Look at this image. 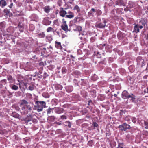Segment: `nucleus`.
I'll list each match as a JSON object with an SVG mask.
<instances>
[{
    "instance_id": "obj_15",
    "label": "nucleus",
    "mask_w": 148,
    "mask_h": 148,
    "mask_svg": "<svg viewBox=\"0 0 148 148\" xmlns=\"http://www.w3.org/2000/svg\"><path fill=\"white\" fill-rule=\"evenodd\" d=\"M73 10L75 11H76L77 12H79L80 11V8L77 5H75L73 8Z\"/></svg>"
},
{
    "instance_id": "obj_19",
    "label": "nucleus",
    "mask_w": 148,
    "mask_h": 148,
    "mask_svg": "<svg viewBox=\"0 0 148 148\" xmlns=\"http://www.w3.org/2000/svg\"><path fill=\"white\" fill-rule=\"evenodd\" d=\"M11 88L14 90H16L18 89V87L16 85H14L11 87Z\"/></svg>"
},
{
    "instance_id": "obj_31",
    "label": "nucleus",
    "mask_w": 148,
    "mask_h": 148,
    "mask_svg": "<svg viewBox=\"0 0 148 148\" xmlns=\"http://www.w3.org/2000/svg\"><path fill=\"white\" fill-rule=\"evenodd\" d=\"M39 108V107H38V105L37 104V105H35L34 106V110H37Z\"/></svg>"
},
{
    "instance_id": "obj_41",
    "label": "nucleus",
    "mask_w": 148,
    "mask_h": 148,
    "mask_svg": "<svg viewBox=\"0 0 148 148\" xmlns=\"http://www.w3.org/2000/svg\"><path fill=\"white\" fill-rule=\"evenodd\" d=\"M114 96L115 97H116L117 96V95L116 94H114Z\"/></svg>"
},
{
    "instance_id": "obj_43",
    "label": "nucleus",
    "mask_w": 148,
    "mask_h": 148,
    "mask_svg": "<svg viewBox=\"0 0 148 148\" xmlns=\"http://www.w3.org/2000/svg\"><path fill=\"white\" fill-rule=\"evenodd\" d=\"M18 84H19V87H20V88H21V84H20V83H19Z\"/></svg>"
},
{
    "instance_id": "obj_17",
    "label": "nucleus",
    "mask_w": 148,
    "mask_h": 148,
    "mask_svg": "<svg viewBox=\"0 0 148 148\" xmlns=\"http://www.w3.org/2000/svg\"><path fill=\"white\" fill-rule=\"evenodd\" d=\"M70 13H71V14H70L69 15H66V17L67 18H71L74 17L73 14L72 12H70Z\"/></svg>"
},
{
    "instance_id": "obj_18",
    "label": "nucleus",
    "mask_w": 148,
    "mask_h": 148,
    "mask_svg": "<svg viewBox=\"0 0 148 148\" xmlns=\"http://www.w3.org/2000/svg\"><path fill=\"white\" fill-rule=\"evenodd\" d=\"M131 119V116H127L125 118V121L128 122H130Z\"/></svg>"
},
{
    "instance_id": "obj_13",
    "label": "nucleus",
    "mask_w": 148,
    "mask_h": 148,
    "mask_svg": "<svg viewBox=\"0 0 148 148\" xmlns=\"http://www.w3.org/2000/svg\"><path fill=\"white\" fill-rule=\"evenodd\" d=\"M12 116L15 118H19L20 116L19 115L15 112H13L12 114Z\"/></svg>"
},
{
    "instance_id": "obj_9",
    "label": "nucleus",
    "mask_w": 148,
    "mask_h": 148,
    "mask_svg": "<svg viewBox=\"0 0 148 148\" xmlns=\"http://www.w3.org/2000/svg\"><path fill=\"white\" fill-rule=\"evenodd\" d=\"M6 5V2L5 0H1L0 1V6L3 7Z\"/></svg>"
},
{
    "instance_id": "obj_4",
    "label": "nucleus",
    "mask_w": 148,
    "mask_h": 148,
    "mask_svg": "<svg viewBox=\"0 0 148 148\" xmlns=\"http://www.w3.org/2000/svg\"><path fill=\"white\" fill-rule=\"evenodd\" d=\"M61 27L62 29L66 32L68 31V26L66 23V21L63 22V24L61 25Z\"/></svg>"
},
{
    "instance_id": "obj_10",
    "label": "nucleus",
    "mask_w": 148,
    "mask_h": 148,
    "mask_svg": "<svg viewBox=\"0 0 148 148\" xmlns=\"http://www.w3.org/2000/svg\"><path fill=\"white\" fill-rule=\"evenodd\" d=\"M66 89L67 92H71L73 90V88L71 86H66Z\"/></svg>"
},
{
    "instance_id": "obj_5",
    "label": "nucleus",
    "mask_w": 148,
    "mask_h": 148,
    "mask_svg": "<svg viewBox=\"0 0 148 148\" xmlns=\"http://www.w3.org/2000/svg\"><path fill=\"white\" fill-rule=\"evenodd\" d=\"M43 9L45 12L49 13L51 10H52V8L49 6H46L43 8Z\"/></svg>"
},
{
    "instance_id": "obj_11",
    "label": "nucleus",
    "mask_w": 148,
    "mask_h": 148,
    "mask_svg": "<svg viewBox=\"0 0 148 148\" xmlns=\"http://www.w3.org/2000/svg\"><path fill=\"white\" fill-rule=\"evenodd\" d=\"M67 14L66 12L64 10H62L60 11V14L62 17H64Z\"/></svg>"
},
{
    "instance_id": "obj_27",
    "label": "nucleus",
    "mask_w": 148,
    "mask_h": 148,
    "mask_svg": "<svg viewBox=\"0 0 148 148\" xmlns=\"http://www.w3.org/2000/svg\"><path fill=\"white\" fill-rule=\"evenodd\" d=\"M92 126L95 127L94 129H95V127H97L98 126V124L95 122H94L92 124Z\"/></svg>"
},
{
    "instance_id": "obj_48",
    "label": "nucleus",
    "mask_w": 148,
    "mask_h": 148,
    "mask_svg": "<svg viewBox=\"0 0 148 148\" xmlns=\"http://www.w3.org/2000/svg\"><path fill=\"white\" fill-rule=\"evenodd\" d=\"M58 123V125H60V123Z\"/></svg>"
},
{
    "instance_id": "obj_37",
    "label": "nucleus",
    "mask_w": 148,
    "mask_h": 148,
    "mask_svg": "<svg viewBox=\"0 0 148 148\" xmlns=\"http://www.w3.org/2000/svg\"><path fill=\"white\" fill-rule=\"evenodd\" d=\"M13 5V3H11L10 5L9 6V7L10 8H11L12 7Z\"/></svg>"
},
{
    "instance_id": "obj_35",
    "label": "nucleus",
    "mask_w": 148,
    "mask_h": 148,
    "mask_svg": "<svg viewBox=\"0 0 148 148\" xmlns=\"http://www.w3.org/2000/svg\"><path fill=\"white\" fill-rule=\"evenodd\" d=\"M32 120V119L30 118L29 119H28L27 118H26V121L27 122H29L31 121Z\"/></svg>"
},
{
    "instance_id": "obj_24",
    "label": "nucleus",
    "mask_w": 148,
    "mask_h": 148,
    "mask_svg": "<svg viewBox=\"0 0 148 148\" xmlns=\"http://www.w3.org/2000/svg\"><path fill=\"white\" fill-rule=\"evenodd\" d=\"M101 13V11L99 10H97L96 11V13L97 15H100Z\"/></svg>"
},
{
    "instance_id": "obj_25",
    "label": "nucleus",
    "mask_w": 148,
    "mask_h": 148,
    "mask_svg": "<svg viewBox=\"0 0 148 148\" xmlns=\"http://www.w3.org/2000/svg\"><path fill=\"white\" fill-rule=\"evenodd\" d=\"M34 86L33 85L29 86V89L30 90H34Z\"/></svg>"
},
{
    "instance_id": "obj_40",
    "label": "nucleus",
    "mask_w": 148,
    "mask_h": 148,
    "mask_svg": "<svg viewBox=\"0 0 148 148\" xmlns=\"http://www.w3.org/2000/svg\"><path fill=\"white\" fill-rule=\"evenodd\" d=\"M139 27L140 29H141L143 28V26H142L141 25L139 26Z\"/></svg>"
},
{
    "instance_id": "obj_2",
    "label": "nucleus",
    "mask_w": 148,
    "mask_h": 148,
    "mask_svg": "<svg viewBox=\"0 0 148 148\" xmlns=\"http://www.w3.org/2000/svg\"><path fill=\"white\" fill-rule=\"evenodd\" d=\"M20 106L22 107V109L23 110H25L28 109L29 111L32 110V108L30 105L25 100H22L20 104Z\"/></svg>"
},
{
    "instance_id": "obj_34",
    "label": "nucleus",
    "mask_w": 148,
    "mask_h": 148,
    "mask_svg": "<svg viewBox=\"0 0 148 148\" xmlns=\"http://www.w3.org/2000/svg\"><path fill=\"white\" fill-rule=\"evenodd\" d=\"M66 70V69L64 67H63L62 69V72L63 73H64V72L65 73Z\"/></svg>"
},
{
    "instance_id": "obj_22",
    "label": "nucleus",
    "mask_w": 148,
    "mask_h": 148,
    "mask_svg": "<svg viewBox=\"0 0 148 148\" xmlns=\"http://www.w3.org/2000/svg\"><path fill=\"white\" fill-rule=\"evenodd\" d=\"M38 35L40 38H43L45 37V34L43 32H42L41 33L39 34Z\"/></svg>"
},
{
    "instance_id": "obj_36",
    "label": "nucleus",
    "mask_w": 148,
    "mask_h": 148,
    "mask_svg": "<svg viewBox=\"0 0 148 148\" xmlns=\"http://www.w3.org/2000/svg\"><path fill=\"white\" fill-rule=\"evenodd\" d=\"M123 126V125H120L119 126V128L120 130L124 131V130H123V129H124V128H123V127H120L121 126Z\"/></svg>"
},
{
    "instance_id": "obj_20",
    "label": "nucleus",
    "mask_w": 148,
    "mask_h": 148,
    "mask_svg": "<svg viewBox=\"0 0 148 148\" xmlns=\"http://www.w3.org/2000/svg\"><path fill=\"white\" fill-rule=\"evenodd\" d=\"M76 30L79 31H81L82 30V27L80 26H76Z\"/></svg>"
},
{
    "instance_id": "obj_6",
    "label": "nucleus",
    "mask_w": 148,
    "mask_h": 148,
    "mask_svg": "<svg viewBox=\"0 0 148 148\" xmlns=\"http://www.w3.org/2000/svg\"><path fill=\"white\" fill-rule=\"evenodd\" d=\"M43 23L45 25H50L51 23V21H49L48 18H45L43 21Z\"/></svg>"
},
{
    "instance_id": "obj_50",
    "label": "nucleus",
    "mask_w": 148,
    "mask_h": 148,
    "mask_svg": "<svg viewBox=\"0 0 148 148\" xmlns=\"http://www.w3.org/2000/svg\"><path fill=\"white\" fill-rule=\"evenodd\" d=\"M117 93H119V92H117Z\"/></svg>"
},
{
    "instance_id": "obj_3",
    "label": "nucleus",
    "mask_w": 148,
    "mask_h": 148,
    "mask_svg": "<svg viewBox=\"0 0 148 148\" xmlns=\"http://www.w3.org/2000/svg\"><path fill=\"white\" fill-rule=\"evenodd\" d=\"M36 103L38 105L39 108L37 109L38 112L42 111L43 108L46 107V103L44 101H36Z\"/></svg>"
},
{
    "instance_id": "obj_16",
    "label": "nucleus",
    "mask_w": 148,
    "mask_h": 148,
    "mask_svg": "<svg viewBox=\"0 0 148 148\" xmlns=\"http://www.w3.org/2000/svg\"><path fill=\"white\" fill-rule=\"evenodd\" d=\"M134 32L137 33L139 32V28L137 25H135L134 28Z\"/></svg>"
},
{
    "instance_id": "obj_26",
    "label": "nucleus",
    "mask_w": 148,
    "mask_h": 148,
    "mask_svg": "<svg viewBox=\"0 0 148 148\" xmlns=\"http://www.w3.org/2000/svg\"><path fill=\"white\" fill-rule=\"evenodd\" d=\"M53 109L52 108H49L48 109H47V114H50L53 110Z\"/></svg>"
},
{
    "instance_id": "obj_1",
    "label": "nucleus",
    "mask_w": 148,
    "mask_h": 148,
    "mask_svg": "<svg viewBox=\"0 0 148 148\" xmlns=\"http://www.w3.org/2000/svg\"><path fill=\"white\" fill-rule=\"evenodd\" d=\"M122 97L124 99L131 98V100L133 101L135 99V96L132 94H129L127 91H123L122 94Z\"/></svg>"
},
{
    "instance_id": "obj_42",
    "label": "nucleus",
    "mask_w": 148,
    "mask_h": 148,
    "mask_svg": "<svg viewBox=\"0 0 148 148\" xmlns=\"http://www.w3.org/2000/svg\"><path fill=\"white\" fill-rule=\"evenodd\" d=\"M49 48H50L51 49H52V47L51 46H49Z\"/></svg>"
},
{
    "instance_id": "obj_51",
    "label": "nucleus",
    "mask_w": 148,
    "mask_h": 148,
    "mask_svg": "<svg viewBox=\"0 0 148 148\" xmlns=\"http://www.w3.org/2000/svg\"><path fill=\"white\" fill-rule=\"evenodd\" d=\"M80 38L81 39L82 37H80Z\"/></svg>"
},
{
    "instance_id": "obj_38",
    "label": "nucleus",
    "mask_w": 148,
    "mask_h": 148,
    "mask_svg": "<svg viewBox=\"0 0 148 148\" xmlns=\"http://www.w3.org/2000/svg\"><path fill=\"white\" fill-rule=\"evenodd\" d=\"M103 22L104 23V24H106V21L105 20H103Z\"/></svg>"
},
{
    "instance_id": "obj_30",
    "label": "nucleus",
    "mask_w": 148,
    "mask_h": 148,
    "mask_svg": "<svg viewBox=\"0 0 148 148\" xmlns=\"http://www.w3.org/2000/svg\"><path fill=\"white\" fill-rule=\"evenodd\" d=\"M60 110V108H55V110L56 111V112L58 113V114H59L60 113V111H59V110Z\"/></svg>"
},
{
    "instance_id": "obj_23",
    "label": "nucleus",
    "mask_w": 148,
    "mask_h": 148,
    "mask_svg": "<svg viewBox=\"0 0 148 148\" xmlns=\"http://www.w3.org/2000/svg\"><path fill=\"white\" fill-rule=\"evenodd\" d=\"M65 125L66 126H68L69 127H71L70 123L69 121H67L65 122Z\"/></svg>"
},
{
    "instance_id": "obj_21",
    "label": "nucleus",
    "mask_w": 148,
    "mask_h": 148,
    "mask_svg": "<svg viewBox=\"0 0 148 148\" xmlns=\"http://www.w3.org/2000/svg\"><path fill=\"white\" fill-rule=\"evenodd\" d=\"M87 34V32L85 31H83L82 32H80L79 34V36H80L81 35H86Z\"/></svg>"
},
{
    "instance_id": "obj_45",
    "label": "nucleus",
    "mask_w": 148,
    "mask_h": 148,
    "mask_svg": "<svg viewBox=\"0 0 148 148\" xmlns=\"http://www.w3.org/2000/svg\"><path fill=\"white\" fill-rule=\"evenodd\" d=\"M46 49L45 48H43V49L44 50H46Z\"/></svg>"
},
{
    "instance_id": "obj_7",
    "label": "nucleus",
    "mask_w": 148,
    "mask_h": 148,
    "mask_svg": "<svg viewBox=\"0 0 148 148\" xmlns=\"http://www.w3.org/2000/svg\"><path fill=\"white\" fill-rule=\"evenodd\" d=\"M55 47L58 49H61L62 48V47L61 45V43L60 42H55Z\"/></svg>"
},
{
    "instance_id": "obj_8",
    "label": "nucleus",
    "mask_w": 148,
    "mask_h": 148,
    "mask_svg": "<svg viewBox=\"0 0 148 148\" xmlns=\"http://www.w3.org/2000/svg\"><path fill=\"white\" fill-rule=\"evenodd\" d=\"M123 127L124 128V131H125L127 129H129L130 128V125H128L127 124H126V123H124L123 125L122 126H121L120 127Z\"/></svg>"
},
{
    "instance_id": "obj_46",
    "label": "nucleus",
    "mask_w": 148,
    "mask_h": 148,
    "mask_svg": "<svg viewBox=\"0 0 148 148\" xmlns=\"http://www.w3.org/2000/svg\"><path fill=\"white\" fill-rule=\"evenodd\" d=\"M70 12H68V14H71V13H70Z\"/></svg>"
},
{
    "instance_id": "obj_28",
    "label": "nucleus",
    "mask_w": 148,
    "mask_h": 148,
    "mask_svg": "<svg viewBox=\"0 0 148 148\" xmlns=\"http://www.w3.org/2000/svg\"><path fill=\"white\" fill-rule=\"evenodd\" d=\"M131 120L134 123H136V119L135 117H133L132 118H131Z\"/></svg>"
},
{
    "instance_id": "obj_44",
    "label": "nucleus",
    "mask_w": 148,
    "mask_h": 148,
    "mask_svg": "<svg viewBox=\"0 0 148 148\" xmlns=\"http://www.w3.org/2000/svg\"><path fill=\"white\" fill-rule=\"evenodd\" d=\"M146 37H147V38L148 39V34L147 35Z\"/></svg>"
},
{
    "instance_id": "obj_14",
    "label": "nucleus",
    "mask_w": 148,
    "mask_h": 148,
    "mask_svg": "<svg viewBox=\"0 0 148 148\" xmlns=\"http://www.w3.org/2000/svg\"><path fill=\"white\" fill-rule=\"evenodd\" d=\"M95 12H96V11L93 8H92L91 9V10L89 12L88 14H92V16H93Z\"/></svg>"
},
{
    "instance_id": "obj_32",
    "label": "nucleus",
    "mask_w": 148,
    "mask_h": 148,
    "mask_svg": "<svg viewBox=\"0 0 148 148\" xmlns=\"http://www.w3.org/2000/svg\"><path fill=\"white\" fill-rule=\"evenodd\" d=\"M145 128L146 129H148V122H145Z\"/></svg>"
},
{
    "instance_id": "obj_12",
    "label": "nucleus",
    "mask_w": 148,
    "mask_h": 148,
    "mask_svg": "<svg viewBox=\"0 0 148 148\" xmlns=\"http://www.w3.org/2000/svg\"><path fill=\"white\" fill-rule=\"evenodd\" d=\"M106 25V24H103L102 23H100L96 25V26L97 27L101 28L104 27Z\"/></svg>"
},
{
    "instance_id": "obj_33",
    "label": "nucleus",
    "mask_w": 148,
    "mask_h": 148,
    "mask_svg": "<svg viewBox=\"0 0 148 148\" xmlns=\"http://www.w3.org/2000/svg\"><path fill=\"white\" fill-rule=\"evenodd\" d=\"M61 119H66V117L65 115H62L61 116Z\"/></svg>"
},
{
    "instance_id": "obj_47",
    "label": "nucleus",
    "mask_w": 148,
    "mask_h": 148,
    "mask_svg": "<svg viewBox=\"0 0 148 148\" xmlns=\"http://www.w3.org/2000/svg\"><path fill=\"white\" fill-rule=\"evenodd\" d=\"M11 78H12L11 77H10V78H9L8 79V80H9L10 79H11Z\"/></svg>"
},
{
    "instance_id": "obj_49",
    "label": "nucleus",
    "mask_w": 148,
    "mask_h": 148,
    "mask_svg": "<svg viewBox=\"0 0 148 148\" xmlns=\"http://www.w3.org/2000/svg\"><path fill=\"white\" fill-rule=\"evenodd\" d=\"M32 26H33V25H30L29 27H32Z\"/></svg>"
},
{
    "instance_id": "obj_39",
    "label": "nucleus",
    "mask_w": 148,
    "mask_h": 148,
    "mask_svg": "<svg viewBox=\"0 0 148 148\" xmlns=\"http://www.w3.org/2000/svg\"><path fill=\"white\" fill-rule=\"evenodd\" d=\"M147 91H146L145 90V92H146V93H148V88H147Z\"/></svg>"
},
{
    "instance_id": "obj_29",
    "label": "nucleus",
    "mask_w": 148,
    "mask_h": 148,
    "mask_svg": "<svg viewBox=\"0 0 148 148\" xmlns=\"http://www.w3.org/2000/svg\"><path fill=\"white\" fill-rule=\"evenodd\" d=\"M53 29L51 27H49L47 29V32H50Z\"/></svg>"
}]
</instances>
